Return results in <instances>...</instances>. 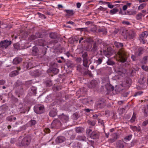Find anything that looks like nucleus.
Returning <instances> with one entry per match:
<instances>
[{
    "label": "nucleus",
    "mask_w": 148,
    "mask_h": 148,
    "mask_svg": "<svg viewBox=\"0 0 148 148\" xmlns=\"http://www.w3.org/2000/svg\"><path fill=\"white\" fill-rule=\"evenodd\" d=\"M60 118L61 121H63L64 122L67 121L69 120V117L67 115H62L60 117Z\"/></svg>",
    "instance_id": "12"
},
{
    "label": "nucleus",
    "mask_w": 148,
    "mask_h": 148,
    "mask_svg": "<svg viewBox=\"0 0 148 148\" xmlns=\"http://www.w3.org/2000/svg\"><path fill=\"white\" fill-rule=\"evenodd\" d=\"M148 124V120H147L144 121L143 123V126H146L147 124Z\"/></svg>",
    "instance_id": "44"
},
{
    "label": "nucleus",
    "mask_w": 148,
    "mask_h": 148,
    "mask_svg": "<svg viewBox=\"0 0 148 148\" xmlns=\"http://www.w3.org/2000/svg\"><path fill=\"white\" fill-rule=\"evenodd\" d=\"M58 6L59 8H63L62 6L61 5H60V4L58 5Z\"/></svg>",
    "instance_id": "62"
},
{
    "label": "nucleus",
    "mask_w": 148,
    "mask_h": 148,
    "mask_svg": "<svg viewBox=\"0 0 148 148\" xmlns=\"http://www.w3.org/2000/svg\"><path fill=\"white\" fill-rule=\"evenodd\" d=\"M21 60L22 59L21 58H16L13 60V62L14 64H18Z\"/></svg>",
    "instance_id": "16"
},
{
    "label": "nucleus",
    "mask_w": 148,
    "mask_h": 148,
    "mask_svg": "<svg viewBox=\"0 0 148 148\" xmlns=\"http://www.w3.org/2000/svg\"><path fill=\"white\" fill-rule=\"evenodd\" d=\"M98 116L97 114L94 115L93 116V118L95 119H96L97 118Z\"/></svg>",
    "instance_id": "58"
},
{
    "label": "nucleus",
    "mask_w": 148,
    "mask_h": 148,
    "mask_svg": "<svg viewBox=\"0 0 148 148\" xmlns=\"http://www.w3.org/2000/svg\"><path fill=\"white\" fill-rule=\"evenodd\" d=\"M131 58L133 61H134L135 60L136 57L135 56L132 55L131 56Z\"/></svg>",
    "instance_id": "53"
},
{
    "label": "nucleus",
    "mask_w": 148,
    "mask_h": 148,
    "mask_svg": "<svg viewBox=\"0 0 148 148\" xmlns=\"http://www.w3.org/2000/svg\"><path fill=\"white\" fill-rule=\"evenodd\" d=\"M114 45L116 47L118 48H121V49L123 46V45L122 43L116 42H114Z\"/></svg>",
    "instance_id": "17"
},
{
    "label": "nucleus",
    "mask_w": 148,
    "mask_h": 148,
    "mask_svg": "<svg viewBox=\"0 0 148 148\" xmlns=\"http://www.w3.org/2000/svg\"><path fill=\"white\" fill-rule=\"evenodd\" d=\"M30 141L29 139L25 138L22 141V144L24 146L27 145L29 143Z\"/></svg>",
    "instance_id": "10"
},
{
    "label": "nucleus",
    "mask_w": 148,
    "mask_h": 148,
    "mask_svg": "<svg viewBox=\"0 0 148 148\" xmlns=\"http://www.w3.org/2000/svg\"><path fill=\"white\" fill-rule=\"evenodd\" d=\"M145 5H146L144 3L141 4L138 7V10H140L142 9L145 7Z\"/></svg>",
    "instance_id": "32"
},
{
    "label": "nucleus",
    "mask_w": 148,
    "mask_h": 148,
    "mask_svg": "<svg viewBox=\"0 0 148 148\" xmlns=\"http://www.w3.org/2000/svg\"><path fill=\"white\" fill-rule=\"evenodd\" d=\"M49 36L50 37L52 38H55L56 36V34L54 33H51Z\"/></svg>",
    "instance_id": "34"
},
{
    "label": "nucleus",
    "mask_w": 148,
    "mask_h": 148,
    "mask_svg": "<svg viewBox=\"0 0 148 148\" xmlns=\"http://www.w3.org/2000/svg\"><path fill=\"white\" fill-rule=\"evenodd\" d=\"M142 69L145 71H147L148 70V67L145 65H143L142 66Z\"/></svg>",
    "instance_id": "42"
},
{
    "label": "nucleus",
    "mask_w": 148,
    "mask_h": 148,
    "mask_svg": "<svg viewBox=\"0 0 148 148\" xmlns=\"http://www.w3.org/2000/svg\"><path fill=\"white\" fill-rule=\"evenodd\" d=\"M106 4H107L108 7L110 8H112L114 7L113 5L111 4L109 2H105Z\"/></svg>",
    "instance_id": "38"
},
{
    "label": "nucleus",
    "mask_w": 148,
    "mask_h": 148,
    "mask_svg": "<svg viewBox=\"0 0 148 148\" xmlns=\"http://www.w3.org/2000/svg\"><path fill=\"white\" fill-rule=\"evenodd\" d=\"M91 110L89 109H84V111L87 112H89Z\"/></svg>",
    "instance_id": "54"
},
{
    "label": "nucleus",
    "mask_w": 148,
    "mask_h": 148,
    "mask_svg": "<svg viewBox=\"0 0 148 148\" xmlns=\"http://www.w3.org/2000/svg\"><path fill=\"white\" fill-rule=\"evenodd\" d=\"M106 88L108 90H113L114 89V87L112 86L109 83L105 85Z\"/></svg>",
    "instance_id": "15"
},
{
    "label": "nucleus",
    "mask_w": 148,
    "mask_h": 148,
    "mask_svg": "<svg viewBox=\"0 0 148 148\" xmlns=\"http://www.w3.org/2000/svg\"><path fill=\"white\" fill-rule=\"evenodd\" d=\"M65 54L68 57H69L71 56V54L69 51H67L65 53Z\"/></svg>",
    "instance_id": "46"
},
{
    "label": "nucleus",
    "mask_w": 148,
    "mask_h": 148,
    "mask_svg": "<svg viewBox=\"0 0 148 148\" xmlns=\"http://www.w3.org/2000/svg\"><path fill=\"white\" fill-rule=\"evenodd\" d=\"M107 62L108 64L109 65H112L114 64V62L110 59H108Z\"/></svg>",
    "instance_id": "30"
},
{
    "label": "nucleus",
    "mask_w": 148,
    "mask_h": 148,
    "mask_svg": "<svg viewBox=\"0 0 148 148\" xmlns=\"http://www.w3.org/2000/svg\"><path fill=\"white\" fill-rule=\"evenodd\" d=\"M136 118V116L134 114V113L133 114L130 120V121L132 122H134L135 121Z\"/></svg>",
    "instance_id": "40"
},
{
    "label": "nucleus",
    "mask_w": 148,
    "mask_h": 148,
    "mask_svg": "<svg viewBox=\"0 0 148 148\" xmlns=\"http://www.w3.org/2000/svg\"><path fill=\"white\" fill-rule=\"evenodd\" d=\"M138 51H139V53H138V54H137V53H135V55L136 56L137 55H140L142 53V49L141 48H139L138 49Z\"/></svg>",
    "instance_id": "41"
},
{
    "label": "nucleus",
    "mask_w": 148,
    "mask_h": 148,
    "mask_svg": "<svg viewBox=\"0 0 148 148\" xmlns=\"http://www.w3.org/2000/svg\"><path fill=\"white\" fill-rule=\"evenodd\" d=\"M132 137V135H129L126 136L124 138L125 140L126 141H127L130 140L131 139Z\"/></svg>",
    "instance_id": "24"
},
{
    "label": "nucleus",
    "mask_w": 148,
    "mask_h": 148,
    "mask_svg": "<svg viewBox=\"0 0 148 148\" xmlns=\"http://www.w3.org/2000/svg\"><path fill=\"white\" fill-rule=\"evenodd\" d=\"M86 133L88 136L93 139H95L98 137V134L97 132H92L91 129H88L86 131Z\"/></svg>",
    "instance_id": "3"
},
{
    "label": "nucleus",
    "mask_w": 148,
    "mask_h": 148,
    "mask_svg": "<svg viewBox=\"0 0 148 148\" xmlns=\"http://www.w3.org/2000/svg\"><path fill=\"white\" fill-rule=\"evenodd\" d=\"M136 19L138 20L140 19L141 18V16L140 15H138L136 17Z\"/></svg>",
    "instance_id": "50"
},
{
    "label": "nucleus",
    "mask_w": 148,
    "mask_h": 148,
    "mask_svg": "<svg viewBox=\"0 0 148 148\" xmlns=\"http://www.w3.org/2000/svg\"><path fill=\"white\" fill-rule=\"evenodd\" d=\"M105 2H103L102 1H99V3L101 5H102V4H106Z\"/></svg>",
    "instance_id": "49"
},
{
    "label": "nucleus",
    "mask_w": 148,
    "mask_h": 148,
    "mask_svg": "<svg viewBox=\"0 0 148 148\" xmlns=\"http://www.w3.org/2000/svg\"><path fill=\"white\" fill-rule=\"evenodd\" d=\"M87 59L83 60V64L84 66L86 67H88L89 65H88Z\"/></svg>",
    "instance_id": "25"
},
{
    "label": "nucleus",
    "mask_w": 148,
    "mask_h": 148,
    "mask_svg": "<svg viewBox=\"0 0 148 148\" xmlns=\"http://www.w3.org/2000/svg\"><path fill=\"white\" fill-rule=\"evenodd\" d=\"M14 48L17 50H19L21 49L19 47V44L18 43L14 44Z\"/></svg>",
    "instance_id": "31"
},
{
    "label": "nucleus",
    "mask_w": 148,
    "mask_h": 148,
    "mask_svg": "<svg viewBox=\"0 0 148 148\" xmlns=\"http://www.w3.org/2000/svg\"><path fill=\"white\" fill-rule=\"evenodd\" d=\"M16 119V117L13 116H9L7 118V120L10 121H11Z\"/></svg>",
    "instance_id": "23"
},
{
    "label": "nucleus",
    "mask_w": 148,
    "mask_h": 148,
    "mask_svg": "<svg viewBox=\"0 0 148 148\" xmlns=\"http://www.w3.org/2000/svg\"><path fill=\"white\" fill-rule=\"evenodd\" d=\"M52 111H50L49 112V115H50V116H53L54 115L52 114Z\"/></svg>",
    "instance_id": "60"
},
{
    "label": "nucleus",
    "mask_w": 148,
    "mask_h": 148,
    "mask_svg": "<svg viewBox=\"0 0 148 148\" xmlns=\"http://www.w3.org/2000/svg\"><path fill=\"white\" fill-rule=\"evenodd\" d=\"M118 12V10L116 8H114L110 11V14H114Z\"/></svg>",
    "instance_id": "26"
},
{
    "label": "nucleus",
    "mask_w": 148,
    "mask_h": 148,
    "mask_svg": "<svg viewBox=\"0 0 148 148\" xmlns=\"http://www.w3.org/2000/svg\"><path fill=\"white\" fill-rule=\"evenodd\" d=\"M83 39V38L82 37L79 40V43H81V41Z\"/></svg>",
    "instance_id": "64"
},
{
    "label": "nucleus",
    "mask_w": 148,
    "mask_h": 148,
    "mask_svg": "<svg viewBox=\"0 0 148 148\" xmlns=\"http://www.w3.org/2000/svg\"><path fill=\"white\" fill-rule=\"evenodd\" d=\"M5 83V82L4 80H1V85L3 84H4Z\"/></svg>",
    "instance_id": "55"
},
{
    "label": "nucleus",
    "mask_w": 148,
    "mask_h": 148,
    "mask_svg": "<svg viewBox=\"0 0 148 148\" xmlns=\"http://www.w3.org/2000/svg\"><path fill=\"white\" fill-rule=\"evenodd\" d=\"M114 136H115V137L113 139V141L115 140L117 138V136L116 134H114Z\"/></svg>",
    "instance_id": "51"
},
{
    "label": "nucleus",
    "mask_w": 148,
    "mask_h": 148,
    "mask_svg": "<svg viewBox=\"0 0 148 148\" xmlns=\"http://www.w3.org/2000/svg\"><path fill=\"white\" fill-rule=\"evenodd\" d=\"M118 56L121 62H124L126 61L127 55L124 49H121L119 51L118 53Z\"/></svg>",
    "instance_id": "2"
},
{
    "label": "nucleus",
    "mask_w": 148,
    "mask_h": 148,
    "mask_svg": "<svg viewBox=\"0 0 148 148\" xmlns=\"http://www.w3.org/2000/svg\"><path fill=\"white\" fill-rule=\"evenodd\" d=\"M96 48V46L95 45H94V46L93 47L92 49L93 50H95V49Z\"/></svg>",
    "instance_id": "63"
},
{
    "label": "nucleus",
    "mask_w": 148,
    "mask_h": 148,
    "mask_svg": "<svg viewBox=\"0 0 148 148\" xmlns=\"http://www.w3.org/2000/svg\"><path fill=\"white\" fill-rule=\"evenodd\" d=\"M104 54L106 57L108 58L111 56L112 54V52L111 51L107 52L106 51H104Z\"/></svg>",
    "instance_id": "22"
},
{
    "label": "nucleus",
    "mask_w": 148,
    "mask_h": 148,
    "mask_svg": "<svg viewBox=\"0 0 148 148\" xmlns=\"http://www.w3.org/2000/svg\"><path fill=\"white\" fill-rule=\"evenodd\" d=\"M82 57L83 58V60L87 59V54L86 52L84 53L82 55Z\"/></svg>",
    "instance_id": "39"
},
{
    "label": "nucleus",
    "mask_w": 148,
    "mask_h": 148,
    "mask_svg": "<svg viewBox=\"0 0 148 148\" xmlns=\"http://www.w3.org/2000/svg\"><path fill=\"white\" fill-rule=\"evenodd\" d=\"M34 110L37 114H41L44 111V106L41 105L36 106L34 107Z\"/></svg>",
    "instance_id": "4"
},
{
    "label": "nucleus",
    "mask_w": 148,
    "mask_h": 148,
    "mask_svg": "<svg viewBox=\"0 0 148 148\" xmlns=\"http://www.w3.org/2000/svg\"><path fill=\"white\" fill-rule=\"evenodd\" d=\"M148 57L147 56L144 57L142 61V63H146L147 62Z\"/></svg>",
    "instance_id": "35"
},
{
    "label": "nucleus",
    "mask_w": 148,
    "mask_h": 148,
    "mask_svg": "<svg viewBox=\"0 0 148 148\" xmlns=\"http://www.w3.org/2000/svg\"><path fill=\"white\" fill-rule=\"evenodd\" d=\"M135 35V32L133 30H131L130 33H128L127 32L126 34V36H125V37L126 36L127 38H132Z\"/></svg>",
    "instance_id": "8"
},
{
    "label": "nucleus",
    "mask_w": 148,
    "mask_h": 148,
    "mask_svg": "<svg viewBox=\"0 0 148 148\" xmlns=\"http://www.w3.org/2000/svg\"><path fill=\"white\" fill-rule=\"evenodd\" d=\"M88 122L89 124L92 126L94 125L96 123L95 121H94L88 120Z\"/></svg>",
    "instance_id": "27"
},
{
    "label": "nucleus",
    "mask_w": 148,
    "mask_h": 148,
    "mask_svg": "<svg viewBox=\"0 0 148 148\" xmlns=\"http://www.w3.org/2000/svg\"><path fill=\"white\" fill-rule=\"evenodd\" d=\"M131 4V3H128L126 4V5L127 6V7H130Z\"/></svg>",
    "instance_id": "56"
},
{
    "label": "nucleus",
    "mask_w": 148,
    "mask_h": 148,
    "mask_svg": "<svg viewBox=\"0 0 148 148\" xmlns=\"http://www.w3.org/2000/svg\"><path fill=\"white\" fill-rule=\"evenodd\" d=\"M132 129L134 131H136L138 132H140V128H138L136 126H134L132 128Z\"/></svg>",
    "instance_id": "33"
},
{
    "label": "nucleus",
    "mask_w": 148,
    "mask_h": 148,
    "mask_svg": "<svg viewBox=\"0 0 148 148\" xmlns=\"http://www.w3.org/2000/svg\"><path fill=\"white\" fill-rule=\"evenodd\" d=\"M66 23L73 25L74 24V22L72 21H67L66 22Z\"/></svg>",
    "instance_id": "52"
},
{
    "label": "nucleus",
    "mask_w": 148,
    "mask_h": 148,
    "mask_svg": "<svg viewBox=\"0 0 148 148\" xmlns=\"http://www.w3.org/2000/svg\"><path fill=\"white\" fill-rule=\"evenodd\" d=\"M81 4L79 3H78L77 4V8H79L81 6Z\"/></svg>",
    "instance_id": "47"
},
{
    "label": "nucleus",
    "mask_w": 148,
    "mask_h": 148,
    "mask_svg": "<svg viewBox=\"0 0 148 148\" xmlns=\"http://www.w3.org/2000/svg\"><path fill=\"white\" fill-rule=\"evenodd\" d=\"M97 82L95 80H92L88 84V87L90 88H94L97 85Z\"/></svg>",
    "instance_id": "9"
},
{
    "label": "nucleus",
    "mask_w": 148,
    "mask_h": 148,
    "mask_svg": "<svg viewBox=\"0 0 148 148\" xmlns=\"http://www.w3.org/2000/svg\"><path fill=\"white\" fill-rule=\"evenodd\" d=\"M18 72L17 71H13L11 72L9 74V76L10 77H14L18 74Z\"/></svg>",
    "instance_id": "19"
},
{
    "label": "nucleus",
    "mask_w": 148,
    "mask_h": 148,
    "mask_svg": "<svg viewBox=\"0 0 148 148\" xmlns=\"http://www.w3.org/2000/svg\"><path fill=\"white\" fill-rule=\"evenodd\" d=\"M34 67V66L31 63H29L27 66V69H30Z\"/></svg>",
    "instance_id": "36"
},
{
    "label": "nucleus",
    "mask_w": 148,
    "mask_h": 148,
    "mask_svg": "<svg viewBox=\"0 0 148 148\" xmlns=\"http://www.w3.org/2000/svg\"><path fill=\"white\" fill-rule=\"evenodd\" d=\"M38 50L37 47L35 46L33 47L32 52L34 56H36L38 53Z\"/></svg>",
    "instance_id": "14"
},
{
    "label": "nucleus",
    "mask_w": 148,
    "mask_h": 148,
    "mask_svg": "<svg viewBox=\"0 0 148 148\" xmlns=\"http://www.w3.org/2000/svg\"><path fill=\"white\" fill-rule=\"evenodd\" d=\"M61 124V122L60 121L57 119L54 120L52 123L51 125L53 126H55L57 127L58 126L60 125Z\"/></svg>",
    "instance_id": "11"
},
{
    "label": "nucleus",
    "mask_w": 148,
    "mask_h": 148,
    "mask_svg": "<svg viewBox=\"0 0 148 148\" xmlns=\"http://www.w3.org/2000/svg\"><path fill=\"white\" fill-rule=\"evenodd\" d=\"M127 14L129 15H134L136 14V11L134 10H128L127 12Z\"/></svg>",
    "instance_id": "21"
},
{
    "label": "nucleus",
    "mask_w": 148,
    "mask_h": 148,
    "mask_svg": "<svg viewBox=\"0 0 148 148\" xmlns=\"http://www.w3.org/2000/svg\"><path fill=\"white\" fill-rule=\"evenodd\" d=\"M115 71L118 73L119 75H122V74H125L126 73V70L124 69H120L119 70H116L115 69H114Z\"/></svg>",
    "instance_id": "13"
},
{
    "label": "nucleus",
    "mask_w": 148,
    "mask_h": 148,
    "mask_svg": "<svg viewBox=\"0 0 148 148\" xmlns=\"http://www.w3.org/2000/svg\"><path fill=\"white\" fill-rule=\"evenodd\" d=\"M127 6L126 5H124L123 6L122 9L123 10H127Z\"/></svg>",
    "instance_id": "45"
},
{
    "label": "nucleus",
    "mask_w": 148,
    "mask_h": 148,
    "mask_svg": "<svg viewBox=\"0 0 148 148\" xmlns=\"http://www.w3.org/2000/svg\"><path fill=\"white\" fill-rule=\"evenodd\" d=\"M147 2L146 0H139V2L140 3H142L143 2Z\"/></svg>",
    "instance_id": "57"
},
{
    "label": "nucleus",
    "mask_w": 148,
    "mask_h": 148,
    "mask_svg": "<svg viewBox=\"0 0 148 148\" xmlns=\"http://www.w3.org/2000/svg\"><path fill=\"white\" fill-rule=\"evenodd\" d=\"M38 35V34H36L35 36L34 35H32L29 38L28 43L32 42L31 43H32V42H34L35 45H39L40 46H45L46 44V41L41 39H38V41L36 40L37 38V36Z\"/></svg>",
    "instance_id": "1"
},
{
    "label": "nucleus",
    "mask_w": 148,
    "mask_h": 148,
    "mask_svg": "<svg viewBox=\"0 0 148 148\" xmlns=\"http://www.w3.org/2000/svg\"><path fill=\"white\" fill-rule=\"evenodd\" d=\"M148 35V32L145 31L143 32L140 36V42L143 44H145L146 42V41L145 39L147 37Z\"/></svg>",
    "instance_id": "5"
},
{
    "label": "nucleus",
    "mask_w": 148,
    "mask_h": 148,
    "mask_svg": "<svg viewBox=\"0 0 148 148\" xmlns=\"http://www.w3.org/2000/svg\"><path fill=\"white\" fill-rule=\"evenodd\" d=\"M64 11L68 14L70 15H72L73 14V10H66Z\"/></svg>",
    "instance_id": "29"
},
{
    "label": "nucleus",
    "mask_w": 148,
    "mask_h": 148,
    "mask_svg": "<svg viewBox=\"0 0 148 148\" xmlns=\"http://www.w3.org/2000/svg\"><path fill=\"white\" fill-rule=\"evenodd\" d=\"M31 90L32 91V94H35L36 90V87L32 86L31 88Z\"/></svg>",
    "instance_id": "28"
},
{
    "label": "nucleus",
    "mask_w": 148,
    "mask_h": 148,
    "mask_svg": "<svg viewBox=\"0 0 148 148\" xmlns=\"http://www.w3.org/2000/svg\"><path fill=\"white\" fill-rule=\"evenodd\" d=\"M123 101H119L118 102V103L119 104H121L123 103Z\"/></svg>",
    "instance_id": "59"
},
{
    "label": "nucleus",
    "mask_w": 148,
    "mask_h": 148,
    "mask_svg": "<svg viewBox=\"0 0 148 148\" xmlns=\"http://www.w3.org/2000/svg\"><path fill=\"white\" fill-rule=\"evenodd\" d=\"M123 24H126L127 25H129L130 24V23L128 21H123Z\"/></svg>",
    "instance_id": "48"
},
{
    "label": "nucleus",
    "mask_w": 148,
    "mask_h": 148,
    "mask_svg": "<svg viewBox=\"0 0 148 148\" xmlns=\"http://www.w3.org/2000/svg\"><path fill=\"white\" fill-rule=\"evenodd\" d=\"M84 131V129L82 127H78L76 128V131L77 133H81Z\"/></svg>",
    "instance_id": "20"
},
{
    "label": "nucleus",
    "mask_w": 148,
    "mask_h": 148,
    "mask_svg": "<svg viewBox=\"0 0 148 148\" xmlns=\"http://www.w3.org/2000/svg\"><path fill=\"white\" fill-rule=\"evenodd\" d=\"M124 143L123 141H119L117 142V145L120 148H123L124 147L123 144Z\"/></svg>",
    "instance_id": "18"
},
{
    "label": "nucleus",
    "mask_w": 148,
    "mask_h": 148,
    "mask_svg": "<svg viewBox=\"0 0 148 148\" xmlns=\"http://www.w3.org/2000/svg\"><path fill=\"white\" fill-rule=\"evenodd\" d=\"M102 61L101 59L99 58L96 61V63L97 65L101 64L102 62Z\"/></svg>",
    "instance_id": "43"
},
{
    "label": "nucleus",
    "mask_w": 148,
    "mask_h": 148,
    "mask_svg": "<svg viewBox=\"0 0 148 148\" xmlns=\"http://www.w3.org/2000/svg\"><path fill=\"white\" fill-rule=\"evenodd\" d=\"M14 139H12L11 140V143H14Z\"/></svg>",
    "instance_id": "61"
},
{
    "label": "nucleus",
    "mask_w": 148,
    "mask_h": 148,
    "mask_svg": "<svg viewBox=\"0 0 148 148\" xmlns=\"http://www.w3.org/2000/svg\"><path fill=\"white\" fill-rule=\"evenodd\" d=\"M65 140V138L62 136L58 137L56 139V143H62Z\"/></svg>",
    "instance_id": "7"
},
{
    "label": "nucleus",
    "mask_w": 148,
    "mask_h": 148,
    "mask_svg": "<svg viewBox=\"0 0 148 148\" xmlns=\"http://www.w3.org/2000/svg\"><path fill=\"white\" fill-rule=\"evenodd\" d=\"M11 44V42L8 40H4L1 42V47L6 49Z\"/></svg>",
    "instance_id": "6"
},
{
    "label": "nucleus",
    "mask_w": 148,
    "mask_h": 148,
    "mask_svg": "<svg viewBox=\"0 0 148 148\" xmlns=\"http://www.w3.org/2000/svg\"><path fill=\"white\" fill-rule=\"evenodd\" d=\"M36 123V121L35 120H31L29 122V124L31 125H34Z\"/></svg>",
    "instance_id": "37"
}]
</instances>
